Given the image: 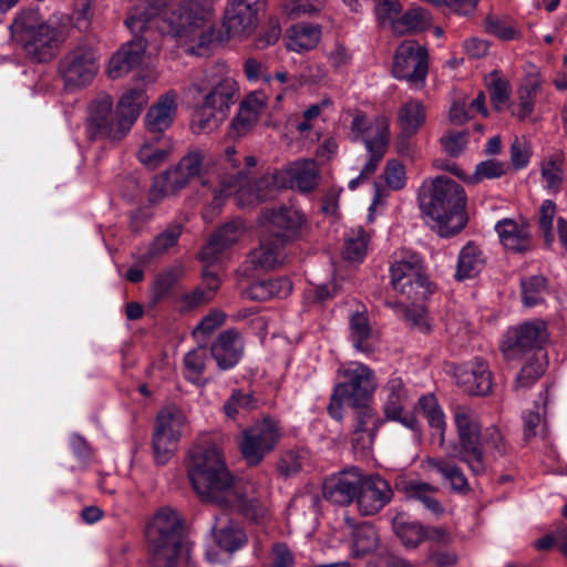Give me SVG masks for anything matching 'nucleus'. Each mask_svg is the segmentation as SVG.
Instances as JSON below:
<instances>
[{"instance_id": "nucleus-1", "label": "nucleus", "mask_w": 567, "mask_h": 567, "mask_svg": "<svg viewBox=\"0 0 567 567\" xmlns=\"http://www.w3.org/2000/svg\"><path fill=\"white\" fill-rule=\"evenodd\" d=\"M189 481L204 503L239 511L254 523H264L270 517L266 501L246 497L240 483L228 471L219 449L195 446L189 453Z\"/></svg>"}, {"instance_id": "nucleus-2", "label": "nucleus", "mask_w": 567, "mask_h": 567, "mask_svg": "<svg viewBox=\"0 0 567 567\" xmlns=\"http://www.w3.org/2000/svg\"><path fill=\"white\" fill-rule=\"evenodd\" d=\"M417 204L425 224L440 237H453L467 224L466 195L455 179H424Z\"/></svg>"}, {"instance_id": "nucleus-3", "label": "nucleus", "mask_w": 567, "mask_h": 567, "mask_svg": "<svg viewBox=\"0 0 567 567\" xmlns=\"http://www.w3.org/2000/svg\"><path fill=\"white\" fill-rule=\"evenodd\" d=\"M216 0H182L163 20V34L185 43L197 41V48H207L214 40L215 30L205 29L214 16Z\"/></svg>"}, {"instance_id": "nucleus-4", "label": "nucleus", "mask_w": 567, "mask_h": 567, "mask_svg": "<svg viewBox=\"0 0 567 567\" xmlns=\"http://www.w3.org/2000/svg\"><path fill=\"white\" fill-rule=\"evenodd\" d=\"M194 87L203 94V104L193 121V131L207 133L218 127L228 115L239 96L237 82L229 76L207 73L202 84Z\"/></svg>"}, {"instance_id": "nucleus-5", "label": "nucleus", "mask_w": 567, "mask_h": 567, "mask_svg": "<svg viewBox=\"0 0 567 567\" xmlns=\"http://www.w3.org/2000/svg\"><path fill=\"white\" fill-rule=\"evenodd\" d=\"M12 29L22 37L27 55L35 62L51 61L65 40L61 25L43 21L32 9L21 11L14 18Z\"/></svg>"}, {"instance_id": "nucleus-6", "label": "nucleus", "mask_w": 567, "mask_h": 567, "mask_svg": "<svg viewBox=\"0 0 567 567\" xmlns=\"http://www.w3.org/2000/svg\"><path fill=\"white\" fill-rule=\"evenodd\" d=\"M457 432L454 447L456 457L465 463L474 475L485 473L487 461L482 451V425L476 412L466 405H458L453 411Z\"/></svg>"}, {"instance_id": "nucleus-7", "label": "nucleus", "mask_w": 567, "mask_h": 567, "mask_svg": "<svg viewBox=\"0 0 567 567\" xmlns=\"http://www.w3.org/2000/svg\"><path fill=\"white\" fill-rule=\"evenodd\" d=\"M145 537L153 553H181L185 550L186 567H198L190 555V549L183 542L181 519L171 507L159 508L148 520Z\"/></svg>"}, {"instance_id": "nucleus-8", "label": "nucleus", "mask_w": 567, "mask_h": 567, "mask_svg": "<svg viewBox=\"0 0 567 567\" xmlns=\"http://www.w3.org/2000/svg\"><path fill=\"white\" fill-rule=\"evenodd\" d=\"M100 70V55L87 43H79L68 50L59 60L56 72L66 91L89 86Z\"/></svg>"}, {"instance_id": "nucleus-9", "label": "nucleus", "mask_w": 567, "mask_h": 567, "mask_svg": "<svg viewBox=\"0 0 567 567\" xmlns=\"http://www.w3.org/2000/svg\"><path fill=\"white\" fill-rule=\"evenodd\" d=\"M351 132L355 140L364 143L369 159L358 177H368L373 174L383 158L389 143V121L385 117H375L371 121L362 114H357L351 124Z\"/></svg>"}, {"instance_id": "nucleus-10", "label": "nucleus", "mask_w": 567, "mask_h": 567, "mask_svg": "<svg viewBox=\"0 0 567 567\" xmlns=\"http://www.w3.org/2000/svg\"><path fill=\"white\" fill-rule=\"evenodd\" d=\"M186 424V415L175 406L165 408L158 413L153 434L154 456L158 464L167 463L174 455Z\"/></svg>"}, {"instance_id": "nucleus-11", "label": "nucleus", "mask_w": 567, "mask_h": 567, "mask_svg": "<svg viewBox=\"0 0 567 567\" xmlns=\"http://www.w3.org/2000/svg\"><path fill=\"white\" fill-rule=\"evenodd\" d=\"M427 71V50L415 40H404L394 54L393 75L420 89L424 85Z\"/></svg>"}, {"instance_id": "nucleus-12", "label": "nucleus", "mask_w": 567, "mask_h": 567, "mask_svg": "<svg viewBox=\"0 0 567 567\" xmlns=\"http://www.w3.org/2000/svg\"><path fill=\"white\" fill-rule=\"evenodd\" d=\"M85 133L92 141L99 138L120 141L126 135L125 130L120 126L118 115L113 114V99L110 95H99L90 103Z\"/></svg>"}, {"instance_id": "nucleus-13", "label": "nucleus", "mask_w": 567, "mask_h": 567, "mask_svg": "<svg viewBox=\"0 0 567 567\" xmlns=\"http://www.w3.org/2000/svg\"><path fill=\"white\" fill-rule=\"evenodd\" d=\"M411 394L401 377L392 375L382 386L381 401L384 416L411 430L416 437L421 435L420 424L412 414H404Z\"/></svg>"}, {"instance_id": "nucleus-14", "label": "nucleus", "mask_w": 567, "mask_h": 567, "mask_svg": "<svg viewBox=\"0 0 567 567\" xmlns=\"http://www.w3.org/2000/svg\"><path fill=\"white\" fill-rule=\"evenodd\" d=\"M548 340V331L545 321L535 319L526 321L508 330L503 344V352L507 358H515L520 353L528 355L538 350Z\"/></svg>"}, {"instance_id": "nucleus-15", "label": "nucleus", "mask_w": 567, "mask_h": 567, "mask_svg": "<svg viewBox=\"0 0 567 567\" xmlns=\"http://www.w3.org/2000/svg\"><path fill=\"white\" fill-rule=\"evenodd\" d=\"M212 534L216 547H209L206 550V559L210 564L229 563L233 553L244 547L248 542L245 530L227 518L223 523L220 517H215Z\"/></svg>"}, {"instance_id": "nucleus-16", "label": "nucleus", "mask_w": 567, "mask_h": 567, "mask_svg": "<svg viewBox=\"0 0 567 567\" xmlns=\"http://www.w3.org/2000/svg\"><path fill=\"white\" fill-rule=\"evenodd\" d=\"M278 437L275 424L268 419L245 430L240 442L244 458L248 464L257 465L274 449Z\"/></svg>"}, {"instance_id": "nucleus-17", "label": "nucleus", "mask_w": 567, "mask_h": 567, "mask_svg": "<svg viewBox=\"0 0 567 567\" xmlns=\"http://www.w3.org/2000/svg\"><path fill=\"white\" fill-rule=\"evenodd\" d=\"M390 271L391 284L394 290L405 295L408 298H414L420 293V289H425L426 287L422 260L415 254L394 261Z\"/></svg>"}, {"instance_id": "nucleus-18", "label": "nucleus", "mask_w": 567, "mask_h": 567, "mask_svg": "<svg viewBox=\"0 0 567 567\" xmlns=\"http://www.w3.org/2000/svg\"><path fill=\"white\" fill-rule=\"evenodd\" d=\"M362 473L358 467H349L326 477L322 484L324 499L340 506L352 504L360 489Z\"/></svg>"}, {"instance_id": "nucleus-19", "label": "nucleus", "mask_w": 567, "mask_h": 567, "mask_svg": "<svg viewBox=\"0 0 567 567\" xmlns=\"http://www.w3.org/2000/svg\"><path fill=\"white\" fill-rule=\"evenodd\" d=\"M393 491L380 475H364L360 483L355 503L361 515L372 516L384 508L392 499Z\"/></svg>"}, {"instance_id": "nucleus-20", "label": "nucleus", "mask_w": 567, "mask_h": 567, "mask_svg": "<svg viewBox=\"0 0 567 567\" xmlns=\"http://www.w3.org/2000/svg\"><path fill=\"white\" fill-rule=\"evenodd\" d=\"M269 179H224L220 188L215 192L213 205L219 208L224 199L231 194L238 206L246 207L258 204L267 198L261 188Z\"/></svg>"}, {"instance_id": "nucleus-21", "label": "nucleus", "mask_w": 567, "mask_h": 567, "mask_svg": "<svg viewBox=\"0 0 567 567\" xmlns=\"http://www.w3.org/2000/svg\"><path fill=\"white\" fill-rule=\"evenodd\" d=\"M530 148L526 140L515 137L509 147L511 163L488 159L477 165L474 177H502L526 167L530 159Z\"/></svg>"}, {"instance_id": "nucleus-22", "label": "nucleus", "mask_w": 567, "mask_h": 567, "mask_svg": "<svg viewBox=\"0 0 567 567\" xmlns=\"http://www.w3.org/2000/svg\"><path fill=\"white\" fill-rule=\"evenodd\" d=\"M346 382L339 383V391L350 396L351 405L364 403L377 388L374 373L365 364L352 363L343 370Z\"/></svg>"}, {"instance_id": "nucleus-23", "label": "nucleus", "mask_w": 567, "mask_h": 567, "mask_svg": "<svg viewBox=\"0 0 567 567\" xmlns=\"http://www.w3.org/2000/svg\"><path fill=\"white\" fill-rule=\"evenodd\" d=\"M457 384L468 394L487 395L492 391V373L482 359H474L455 368Z\"/></svg>"}, {"instance_id": "nucleus-24", "label": "nucleus", "mask_w": 567, "mask_h": 567, "mask_svg": "<svg viewBox=\"0 0 567 567\" xmlns=\"http://www.w3.org/2000/svg\"><path fill=\"white\" fill-rule=\"evenodd\" d=\"M133 34L134 38L122 44L109 61L106 74L112 80L123 78L142 63L147 42L137 33Z\"/></svg>"}, {"instance_id": "nucleus-25", "label": "nucleus", "mask_w": 567, "mask_h": 567, "mask_svg": "<svg viewBox=\"0 0 567 567\" xmlns=\"http://www.w3.org/2000/svg\"><path fill=\"white\" fill-rule=\"evenodd\" d=\"M244 233L245 226L239 219L225 224L203 247L200 251L202 260L207 264L220 261L226 251L243 237Z\"/></svg>"}, {"instance_id": "nucleus-26", "label": "nucleus", "mask_w": 567, "mask_h": 567, "mask_svg": "<svg viewBox=\"0 0 567 567\" xmlns=\"http://www.w3.org/2000/svg\"><path fill=\"white\" fill-rule=\"evenodd\" d=\"M501 245L514 252H526L532 249L533 239L525 220L503 218L494 227Z\"/></svg>"}, {"instance_id": "nucleus-27", "label": "nucleus", "mask_w": 567, "mask_h": 567, "mask_svg": "<svg viewBox=\"0 0 567 567\" xmlns=\"http://www.w3.org/2000/svg\"><path fill=\"white\" fill-rule=\"evenodd\" d=\"M243 352V339L233 329L221 332L210 347L212 357L221 370L234 368L240 361Z\"/></svg>"}, {"instance_id": "nucleus-28", "label": "nucleus", "mask_w": 567, "mask_h": 567, "mask_svg": "<svg viewBox=\"0 0 567 567\" xmlns=\"http://www.w3.org/2000/svg\"><path fill=\"white\" fill-rule=\"evenodd\" d=\"M148 102V95L144 86H136L126 90L116 106V114L120 117V126L125 133L131 130Z\"/></svg>"}, {"instance_id": "nucleus-29", "label": "nucleus", "mask_w": 567, "mask_h": 567, "mask_svg": "<svg viewBox=\"0 0 567 567\" xmlns=\"http://www.w3.org/2000/svg\"><path fill=\"white\" fill-rule=\"evenodd\" d=\"M259 11L229 1L225 13L224 25L228 35L243 37L250 34L258 25Z\"/></svg>"}, {"instance_id": "nucleus-30", "label": "nucleus", "mask_w": 567, "mask_h": 567, "mask_svg": "<svg viewBox=\"0 0 567 567\" xmlns=\"http://www.w3.org/2000/svg\"><path fill=\"white\" fill-rule=\"evenodd\" d=\"M176 100V92L168 91L159 97L156 104L150 107L145 115L148 132L162 133L172 125L177 110Z\"/></svg>"}, {"instance_id": "nucleus-31", "label": "nucleus", "mask_w": 567, "mask_h": 567, "mask_svg": "<svg viewBox=\"0 0 567 567\" xmlns=\"http://www.w3.org/2000/svg\"><path fill=\"white\" fill-rule=\"evenodd\" d=\"M212 163V158L203 150L193 148L173 168L166 171L163 177H168L171 173L178 177H200L210 173Z\"/></svg>"}, {"instance_id": "nucleus-32", "label": "nucleus", "mask_w": 567, "mask_h": 567, "mask_svg": "<svg viewBox=\"0 0 567 567\" xmlns=\"http://www.w3.org/2000/svg\"><path fill=\"white\" fill-rule=\"evenodd\" d=\"M422 464L424 470L441 474L450 483L453 491L465 493L470 489L462 468L452 461L442 457H427Z\"/></svg>"}, {"instance_id": "nucleus-33", "label": "nucleus", "mask_w": 567, "mask_h": 567, "mask_svg": "<svg viewBox=\"0 0 567 567\" xmlns=\"http://www.w3.org/2000/svg\"><path fill=\"white\" fill-rule=\"evenodd\" d=\"M426 110L421 101L404 102L398 111V122L403 137H411L424 125Z\"/></svg>"}, {"instance_id": "nucleus-34", "label": "nucleus", "mask_w": 567, "mask_h": 567, "mask_svg": "<svg viewBox=\"0 0 567 567\" xmlns=\"http://www.w3.org/2000/svg\"><path fill=\"white\" fill-rule=\"evenodd\" d=\"M348 527L352 537V555L361 557L374 551L379 544V536L375 527L370 523L354 525L351 519H347Z\"/></svg>"}, {"instance_id": "nucleus-35", "label": "nucleus", "mask_w": 567, "mask_h": 567, "mask_svg": "<svg viewBox=\"0 0 567 567\" xmlns=\"http://www.w3.org/2000/svg\"><path fill=\"white\" fill-rule=\"evenodd\" d=\"M372 336V327L367 313V309L361 306L360 309L349 315V338L353 347L360 352H369V339Z\"/></svg>"}, {"instance_id": "nucleus-36", "label": "nucleus", "mask_w": 567, "mask_h": 567, "mask_svg": "<svg viewBox=\"0 0 567 567\" xmlns=\"http://www.w3.org/2000/svg\"><path fill=\"white\" fill-rule=\"evenodd\" d=\"M431 14L423 8L414 7L401 12L392 23V32L395 35L416 33L425 30L431 24Z\"/></svg>"}, {"instance_id": "nucleus-37", "label": "nucleus", "mask_w": 567, "mask_h": 567, "mask_svg": "<svg viewBox=\"0 0 567 567\" xmlns=\"http://www.w3.org/2000/svg\"><path fill=\"white\" fill-rule=\"evenodd\" d=\"M321 39V28L312 23H298L289 29L287 47L296 52L312 50Z\"/></svg>"}, {"instance_id": "nucleus-38", "label": "nucleus", "mask_w": 567, "mask_h": 567, "mask_svg": "<svg viewBox=\"0 0 567 567\" xmlns=\"http://www.w3.org/2000/svg\"><path fill=\"white\" fill-rule=\"evenodd\" d=\"M485 259L481 249L472 243H467L458 255L455 278L464 280L473 278L481 272Z\"/></svg>"}, {"instance_id": "nucleus-39", "label": "nucleus", "mask_w": 567, "mask_h": 567, "mask_svg": "<svg viewBox=\"0 0 567 567\" xmlns=\"http://www.w3.org/2000/svg\"><path fill=\"white\" fill-rule=\"evenodd\" d=\"M282 246L284 240L261 237L259 247L250 252L249 259L251 264L261 269H274L280 264Z\"/></svg>"}, {"instance_id": "nucleus-40", "label": "nucleus", "mask_w": 567, "mask_h": 567, "mask_svg": "<svg viewBox=\"0 0 567 567\" xmlns=\"http://www.w3.org/2000/svg\"><path fill=\"white\" fill-rule=\"evenodd\" d=\"M171 0H145L143 8H136L125 20L132 33H141L147 29L148 22L167 6Z\"/></svg>"}, {"instance_id": "nucleus-41", "label": "nucleus", "mask_w": 567, "mask_h": 567, "mask_svg": "<svg viewBox=\"0 0 567 567\" xmlns=\"http://www.w3.org/2000/svg\"><path fill=\"white\" fill-rule=\"evenodd\" d=\"M546 367L547 357L545 351L538 350L533 352V354L528 355L515 380V389L532 386L544 374Z\"/></svg>"}, {"instance_id": "nucleus-42", "label": "nucleus", "mask_w": 567, "mask_h": 567, "mask_svg": "<svg viewBox=\"0 0 567 567\" xmlns=\"http://www.w3.org/2000/svg\"><path fill=\"white\" fill-rule=\"evenodd\" d=\"M393 530L406 547H416L425 539V528L416 522L410 520L404 514L393 518Z\"/></svg>"}, {"instance_id": "nucleus-43", "label": "nucleus", "mask_w": 567, "mask_h": 567, "mask_svg": "<svg viewBox=\"0 0 567 567\" xmlns=\"http://www.w3.org/2000/svg\"><path fill=\"white\" fill-rule=\"evenodd\" d=\"M437 488L429 483L411 482L405 492L410 499L420 502L427 511L435 515L443 514L444 509L435 497Z\"/></svg>"}, {"instance_id": "nucleus-44", "label": "nucleus", "mask_w": 567, "mask_h": 567, "mask_svg": "<svg viewBox=\"0 0 567 567\" xmlns=\"http://www.w3.org/2000/svg\"><path fill=\"white\" fill-rule=\"evenodd\" d=\"M399 316L406 322V324L421 333H427L431 330V322L427 311L421 306L406 307L401 303H391Z\"/></svg>"}, {"instance_id": "nucleus-45", "label": "nucleus", "mask_w": 567, "mask_h": 567, "mask_svg": "<svg viewBox=\"0 0 567 567\" xmlns=\"http://www.w3.org/2000/svg\"><path fill=\"white\" fill-rule=\"evenodd\" d=\"M417 409L429 422V425L440 432V444H444L445 416L436 399L432 394L420 398Z\"/></svg>"}, {"instance_id": "nucleus-46", "label": "nucleus", "mask_w": 567, "mask_h": 567, "mask_svg": "<svg viewBox=\"0 0 567 567\" xmlns=\"http://www.w3.org/2000/svg\"><path fill=\"white\" fill-rule=\"evenodd\" d=\"M258 223L261 237L284 240V206L266 209Z\"/></svg>"}, {"instance_id": "nucleus-47", "label": "nucleus", "mask_w": 567, "mask_h": 567, "mask_svg": "<svg viewBox=\"0 0 567 567\" xmlns=\"http://www.w3.org/2000/svg\"><path fill=\"white\" fill-rule=\"evenodd\" d=\"M368 234L362 227L350 229L346 235L343 256L348 260H361L368 246Z\"/></svg>"}, {"instance_id": "nucleus-48", "label": "nucleus", "mask_w": 567, "mask_h": 567, "mask_svg": "<svg viewBox=\"0 0 567 567\" xmlns=\"http://www.w3.org/2000/svg\"><path fill=\"white\" fill-rule=\"evenodd\" d=\"M206 360L207 350L204 347L188 351L184 357L185 378L193 383H199L205 371Z\"/></svg>"}, {"instance_id": "nucleus-49", "label": "nucleus", "mask_w": 567, "mask_h": 567, "mask_svg": "<svg viewBox=\"0 0 567 567\" xmlns=\"http://www.w3.org/2000/svg\"><path fill=\"white\" fill-rule=\"evenodd\" d=\"M523 301L527 307H534L544 301L547 280L543 276H532L520 281Z\"/></svg>"}, {"instance_id": "nucleus-50", "label": "nucleus", "mask_w": 567, "mask_h": 567, "mask_svg": "<svg viewBox=\"0 0 567 567\" xmlns=\"http://www.w3.org/2000/svg\"><path fill=\"white\" fill-rule=\"evenodd\" d=\"M308 230L305 214L295 206L286 208V243L302 238Z\"/></svg>"}, {"instance_id": "nucleus-51", "label": "nucleus", "mask_w": 567, "mask_h": 567, "mask_svg": "<svg viewBox=\"0 0 567 567\" xmlns=\"http://www.w3.org/2000/svg\"><path fill=\"white\" fill-rule=\"evenodd\" d=\"M405 186V179H374L373 182V200L369 207L368 219L373 220V212L379 205L384 204V199L389 196L390 190H399Z\"/></svg>"}, {"instance_id": "nucleus-52", "label": "nucleus", "mask_w": 567, "mask_h": 567, "mask_svg": "<svg viewBox=\"0 0 567 567\" xmlns=\"http://www.w3.org/2000/svg\"><path fill=\"white\" fill-rule=\"evenodd\" d=\"M168 154V148L146 142L138 150L137 158L147 169H155L165 162Z\"/></svg>"}, {"instance_id": "nucleus-53", "label": "nucleus", "mask_w": 567, "mask_h": 567, "mask_svg": "<svg viewBox=\"0 0 567 567\" xmlns=\"http://www.w3.org/2000/svg\"><path fill=\"white\" fill-rule=\"evenodd\" d=\"M203 278L204 284L208 288V291L196 289L194 292L185 296L184 300L189 307H196L203 302L209 301L214 297L217 289L219 288L220 281L216 274L205 270L203 274Z\"/></svg>"}, {"instance_id": "nucleus-54", "label": "nucleus", "mask_w": 567, "mask_h": 567, "mask_svg": "<svg viewBox=\"0 0 567 567\" xmlns=\"http://www.w3.org/2000/svg\"><path fill=\"white\" fill-rule=\"evenodd\" d=\"M332 102L329 97L321 99L318 103L309 105L302 112V120L297 124L296 128L300 134L309 132L313 128V123L322 116L326 110L330 109Z\"/></svg>"}, {"instance_id": "nucleus-55", "label": "nucleus", "mask_w": 567, "mask_h": 567, "mask_svg": "<svg viewBox=\"0 0 567 567\" xmlns=\"http://www.w3.org/2000/svg\"><path fill=\"white\" fill-rule=\"evenodd\" d=\"M187 179H154V183L150 189V202L156 204L163 198L175 194L178 189L186 186Z\"/></svg>"}, {"instance_id": "nucleus-56", "label": "nucleus", "mask_w": 567, "mask_h": 567, "mask_svg": "<svg viewBox=\"0 0 567 567\" xmlns=\"http://www.w3.org/2000/svg\"><path fill=\"white\" fill-rule=\"evenodd\" d=\"M282 288L281 279H268L254 282L247 290L249 298L254 300H268L277 296Z\"/></svg>"}, {"instance_id": "nucleus-57", "label": "nucleus", "mask_w": 567, "mask_h": 567, "mask_svg": "<svg viewBox=\"0 0 567 567\" xmlns=\"http://www.w3.org/2000/svg\"><path fill=\"white\" fill-rule=\"evenodd\" d=\"M401 12L402 4L399 0H380L374 8L378 22L381 25L389 24L391 29L393 21L399 18Z\"/></svg>"}, {"instance_id": "nucleus-58", "label": "nucleus", "mask_w": 567, "mask_h": 567, "mask_svg": "<svg viewBox=\"0 0 567 567\" xmlns=\"http://www.w3.org/2000/svg\"><path fill=\"white\" fill-rule=\"evenodd\" d=\"M254 406L251 393L243 390L233 391L230 398L224 405V411L228 417L235 419L240 410H250Z\"/></svg>"}, {"instance_id": "nucleus-59", "label": "nucleus", "mask_w": 567, "mask_h": 567, "mask_svg": "<svg viewBox=\"0 0 567 567\" xmlns=\"http://www.w3.org/2000/svg\"><path fill=\"white\" fill-rule=\"evenodd\" d=\"M357 408L354 414L353 430H378L383 421L377 415L375 411L363 403L354 405Z\"/></svg>"}, {"instance_id": "nucleus-60", "label": "nucleus", "mask_w": 567, "mask_h": 567, "mask_svg": "<svg viewBox=\"0 0 567 567\" xmlns=\"http://www.w3.org/2000/svg\"><path fill=\"white\" fill-rule=\"evenodd\" d=\"M556 214V205L550 200L546 199L542 203L539 208V228L543 231L545 241L548 246L554 241L553 236V220Z\"/></svg>"}, {"instance_id": "nucleus-61", "label": "nucleus", "mask_w": 567, "mask_h": 567, "mask_svg": "<svg viewBox=\"0 0 567 567\" xmlns=\"http://www.w3.org/2000/svg\"><path fill=\"white\" fill-rule=\"evenodd\" d=\"M485 29L489 34L504 41L517 39L519 35V32L513 25L494 16L486 18Z\"/></svg>"}, {"instance_id": "nucleus-62", "label": "nucleus", "mask_w": 567, "mask_h": 567, "mask_svg": "<svg viewBox=\"0 0 567 567\" xmlns=\"http://www.w3.org/2000/svg\"><path fill=\"white\" fill-rule=\"evenodd\" d=\"M482 442V451H489L495 456H501L505 454V442L501 431L491 426L487 427L481 436Z\"/></svg>"}, {"instance_id": "nucleus-63", "label": "nucleus", "mask_w": 567, "mask_h": 567, "mask_svg": "<svg viewBox=\"0 0 567 567\" xmlns=\"http://www.w3.org/2000/svg\"><path fill=\"white\" fill-rule=\"evenodd\" d=\"M470 133L468 131L445 133L440 142L444 150L452 156H456L464 151L467 145Z\"/></svg>"}, {"instance_id": "nucleus-64", "label": "nucleus", "mask_w": 567, "mask_h": 567, "mask_svg": "<svg viewBox=\"0 0 567 567\" xmlns=\"http://www.w3.org/2000/svg\"><path fill=\"white\" fill-rule=\"evenodd\" d=\"M182 234V226L174 224L168 226L163 233H161L153 241L152 249L155 254L166 251L173 247Z\"/></svg>"}]
</instances>
